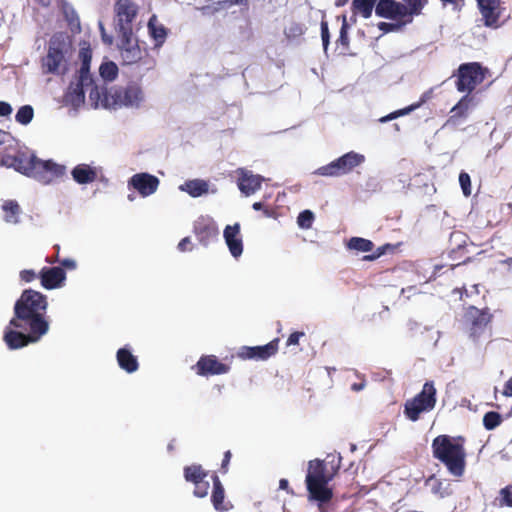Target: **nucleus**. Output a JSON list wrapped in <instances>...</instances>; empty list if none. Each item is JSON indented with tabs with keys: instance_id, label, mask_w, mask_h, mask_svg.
Instances as JSON below:
<instances>
[{
	"instance_id": "41",
	"label": "nucleus",
	"mask_w": 512,
	"mask_h": 512,
	"mask_svg": "<svg viewBox=\"0 0 512 512\" xmlns=\"http://www.w3.org/2000/svg\"><path fill=\"white\" fill-rule=\"evenodd\" d=\"M314 221V214L310 210H304L299 213L297 217V224L302 229H309L312 227Z\"/></svg>"
},
{
	"instance_id": "47",
	"label": "nucleus",
	"mask_w": 512,
	"mask_h": 512,
	"mask_svg": "<svg viewBox=\"0 0 512 512\" xmlns=\"http://www.w3.org/2000/svg\"><path fill=\"white\" fill-rule=\"evenodd\" d=\"M406 22H402V23H388V22H379L377 24V27L379 28V30H381L383 33H389V32H393V31H396L398 30L403 24H405Z\"/></svg>"
},
{
	"instance_id": "50",
	"label": "nucleus",
	"mask_w": 512,
	"mask_h": 512,
	"mask_svg": "<svg viewBox=\"0 0 512 512\" xmlns=\"http://www.w3.org/2000/svg\"><path fill=\"white\" fill-rule=\"evenodd\" d=\"M304 335H305V333L302 331H296V332L291 333L286 341V345L287 346L298 345L300 338L303 337Z\"/></svg>"
},
{
	"instance_id": "54",
	"label": "nucleus",
	"mask_w": 512,
	"mask_h": 512,
	"mask_svg": "<svg viewBox=\"0 0 512 512\" xmlns=\"http://www.w3.org/2000/svg\"><path fill=\"white\" fill-rule=\"evenodd\" d=\"M302 34H303V28H302V26L300 24L294 23L289 28V35L300 36Z\"/></svg>"
},
{
	"instance_id": "55",
	"label": "nucleus",
	"mask_w": 512,
	"mask_h": 512,
	"mask_svg": "<svg viewBox=\"0 0 512 512\" xmlns=\"http://www.w3.org/2000/svg\"><path fill=\"white\" fill-rule=\"evenodd\" d=\"M61 266L67 269H75L76 268V262L73 259L66 258L61 260L60 262Z\"/></svg>"
},
{
	"instance_id": "36",
	"label": "nucleus",
	"mask_w": 512,
	"mask_h": 512,
	"mask_svg": "<svg viewBox=\"0 0 512 512\" xmlns=\"http://www.w3.org/2000/svg\"><path fill=\"white\" fill-rule=\"evenodd\" d=\"M34 117V109L30 105H24L21 106L16 115L15 120L21 125H27L29 124Z\"/></svg>"
},
{
	"instance_id": "42",
	"label": "nucleus",
	"mask_w": 512,
	"mask_h": 512,
	"mask_svg": "<svg viewBox=\"0 0 512 512\" xmlns=\"http://www.w3.org/2000/svg\"><path fill=\"white\" fill-rule=\"evenodd\" d=\"M459 184L461 186L464 196L469 197L472 193V188H471V178L467 172H465V171L460 172Z\"/></svg>"
},
{
	"instance_id": "38",
	"label": "nucleus",
	"mask_w": 512,
	"mask_h": 512,
	"mask_svg": "<svg viewBox=\"0 0 512 512\" xmlns=\"http://www.w3.org/2000/svg\"><path fill=\"white\" fill-rule=\"evenodd\" d=\"M502 422V416L495 411L485 413L483 417V426L486 430H493L498 427Z\"/></svg>"
},
{
	"instance_id": "51",
	"label": "nucleus",
	"mask_w": 512,
	"mask_h": 512,
	"mask_svg": "<svg viewBox=\"0 0 512 512\" xmlns=\"http://www.w3.org/2000/svg\"><path fill=\"white\" fill-rule=\"evenodd\" d=\"M231 457H232V454H231L230 450H228V451H226L224 453V457H223V460H222V463H221V472L223 474L228 472V466H229Z\"/></svg>"
},
{
	"instance_id": "15",
	"label": "nucleus",
	"mask_w": 512,
	"mask_h": 512,
	"mask_svg": "<svg viewBox=\"0 0 512 512\" xmlns=\"http://www.w3.org/2000/svg\"><path fill=\"white\" fill-rule=\"evenodd\" d=\"M375 13L386 19H402L410 16L408 7L395 0H379L375 6Z\"/></svg>"
},
{
	"instance_id": "21",
	"label": "nucleus",
	"mask_w": 512,
	"mask_h": 512,
	"mask_svg": "<svg viewBox=\"0 0 512 512\" xmlns=\"http://www.w3.org/2000/svg\"><path fill=\"white\" fill-rule=\"evenodd\" d=\"M39 279L42 287L47 290L56 289L62 286L66 279V272L62 267H43L39 272Z\"/></svg>"
},
{
	"instance_id": "61",
	"label": "nucleus",
	"mask_w": 512,
	"mask_h": 512,
	"mask_svg": "<svg viewBox=\"0 0 512 512\" xmlns=\"http://www.w3.org/2000/svg\"><path fill=\"white\" fill-rule=\"evenodd\" d=\"M289 486V482L287 479H281L279 481V488L282 489V490H286Z\"/></svg>"
},
{
	"instance_id": "46",
	"label": "nucleus",
	"mask_w": 512,
	"mask_h": 512,
	"mask_svg": "<svg viewBox=\"0 0 512 512\" xmlns=\"http://www.w3.org/2000/svg\"><path fill=\"white\" fill-rule=\"evenodd\" d=\"M347 28H348V26H347V23H346V19L344 17L343 18V24H342V27L340 29V35H339V37L337 39V43L341 44L344 48H347L348 44H349Z\"/></svg>"
},
{
	"instance_id": "37",
	"label": "nucleus",
	"mask_w": 512,
	"mask_h": 512,
	"mask_svg": "<svg viewBox=\"0 0 512 512\" xmlns=\"http://www.w3.org/2000/svg\"><path fill=\"white\" fill-rule=\"evenodd\" d=\"M99 73L104 80L112 81L118 75V67L114 62H104L99 68Z\"/></svg>"
},
{
	"instance_id": "6",
	"label": "nucleus",
	"mask_w": 512,
	"mask_h": 512,
	"mask_svg": "<svg viewBox=\"0 0 512 512\" xmlns=\"http://www.w3.org/2000/svg\"><path fill=\"white\" fill-rule=\"evenodd\" d=\"M364 161V155L350 151L332 162L317 168L313 174L324 177H339L350 173Z\"/></svg>"
},
{
	"instance_id": "49",
	"label": "nucleus",
	"mask_w": 512,
	"mask_h": 512,
	"mask_svg": "<svg viewBox=\"0 0 512 512\" xmlns=\"http://www.w3.org/2000/svg\"><path fill=\"white\" fill-rule=\"evenodd\" d=\"M99 31H100V34H101V39H102V42L108 46L112 45L113 44V36L109 35L107 32H106V29H105V26L102 22H99Z\"/></svg>"
},
{
	"instance_id": "9",
	"label": "nucleus",
	"mask_w": 512,
	"mask_h": 512,
	"mask_svg": "<svg viewBox=\"0 0 512 512\" xmlns=\"http://www.w3.org/2000/svg\"><path fill=\"white\" fill-rule=\"evenodd\" d=\"M493 315L488 308L478 309L475 306H469L465 313V321L468 326L469 338L477 342L485 333L488 325L491 323Z\"/></svg>"
},
{
	"instance_id": "57",
	"label": "nucleus",
	"mask_w": 512,
	"mask_h": 512,
	"mask_svg": "<svg viewBox=\"0 0 512 512\" xmlns=\"http://www.w3.org/2000/svg\"><path fill=\"white\" fill-rule=\"evenodd\" d=\"M384 253H385V246L379 247L377 249V253L376 254H374V255H367V256L364 257V259H366V260H374V259L380 257Z\"/></svg>"
},
{
	"instance_id": "14",
	"label": "nucleus",
	"mask_w": 512,
	"mask_h": 512,
	"mask_svg": "<svg viewBox=\"0 0 512 512\" xmlns=\"http://www.w3.org/2000/svg\"><path fill=\"white\" fill-rule=\"evenodd\" d=\"M477 6L486 27L497 29L501 26L499 19L504 8L501 0H476Z\"/></svg>"
},
{
	"instance_id": "35",
	"label": "nucleus",
	"mask_w": 512,
	"mask_h": 512,
	"mask_svg": "<svg viewBox=\"0 0 512 512\" xmlns=\"http://www.w3.org/2000/svg\"><path fill=\"white\" fill-rule=\"evenodd\" d=\"M426 484L430 486L431 492L435 495H438L441 498L448 496L450 493L448 491V484L445 485V482L435 476H431Z\"/></svg>"
},
{
	"instance_id": "22",
	"label": "nucleus",
	"mask_w": 512,
	"mask_h": 512,
	"mask_svg": "<svg viewBox=\"0 0 512 512\" xmlns=\"http://www.w3.org/2000/svg\"><path fill=\"white\" fill-rule=\"evenodd\" d=\"M238 188L246 196L254 194L261 188L264 178L261 175L253 174L244 168L238 169Z\"/></svg>"
},
{
	"instance_id": "28",
	"label": "nucleus",
	"mask_w": 512,
	"mask_h": 512,
	"mask_svg": "<svg viewBox=\"0 0 512 512\" xmlns=\"http://www.w3.org/2000/svg\"><path fill=\"white\" fill-rule=\"evenodd\" d=\"M4 212V221L9 224H18L19 216L22 212L20 205L16 200H6L2 204Z\"/></svg>"
},
{
	"instance_id": "64",
	"label": "nucleus",
	"mask_w": 512,
	"mask_h": 512,
	"mask_svg": "<svg viewBox=\"0 0 512 512\" xmlns=\"http://www.w3.org/2000/svg\"><path fill=\"white\" fill-rule=\"evenodd\" d=\"M504 264L507 265L510 269H512V257H509L506 260H504Z\"/></svg>"
},
{
	"instance_id": "26",
	"label": "nucleus",
	"mask_w": 512,
	"mask_h": 512,
	"mask_svg": "<svg viewBox=\"0 0 512 512\" xmlns=\"http://www.w3.org/2000/svg\"><path fill=\"white\" fill-rule=\"evenodd\" d=\"M71 175L78 184H89L97 179V171L88 164H78L71 171Z\"/></svg>"
},
{
	"instance_id": "25",
	"label": "nucleus",
	"mask_w": 512,
	"mask_h": 512,
	"mask_svg": "<svg viewBox=\"0 0 512 512\" xmlns=\"http://www.w3.org/2000/svg\"><path fill=\"white\" fill-rule=\"evenodd\" d=\"M65 61L64 53L59 45L51 43L48 48L46 57L44 58L43 65L50 73H58L60 67Z\"/></svg>"
},
{
	"instance_id": "31",
	"label": "nucleus",
	"mask_w": 512,
	"mask_h": 512,
	"mask_svg": "<svg viewBox=\"0 0 512 512\" xmlns=\"http://www.w3.org/2000/svg\"><path fill=\"white\" fill-rule=\"evenodd\" d=\"M78 58L81 62L80 69L78 70L77 74L82 75V77L85 78V76L92 77L90 73V63L92 59V50L88 43H84L83 46H81L78 54Z\"/></svg>"
},
{
	"instance_id": "1",
	"label": "nucleus",
	"mask_w": 512,
	"mask_h": 512,
	"mask_svg": "<svg viewBox=\"0 0 512 512\" xmlns=\"http://www.w3.org/2000/svg\"><path fill=\"white\" fill-rule=\"evenodd\" d=\"M46 295L25 289L14 304V315L4 329L3 341L10 350L38 342L49 331Z\"/></svg>"
},
{
	"instance_id": "48",
	"label": "nucleus",
	"mask_w": 512,
	"mask_h": 512,
	"mask_svg": "<svg viewBox=\"0 0 512 512\" xmlns=\"http://www.w3.org/2000/svg\"><path fill=\"white\" fill-rule=\"evenodd\" d=\"M19 277L21 281L25 283H30L34 281L37 277L39 278V274H37L33 269H24L20 271Z\"/></svg>"
},
{
	"instance_id": "12",
	"label": "nucleus",
	"mask_w": 512,
	"mask_h": 512,
	"mask_svg": "<svg viewBox=\"0 0 512 512\" xmlns=\"http://www.w3.org/2000/svg\"><path fill=\"white\" fill-rule=\"evenodd\" d=\"M474 106V96L465 94L451 108L449 117L444 123V127L456 128L469 117L470 109Z\"/></svg>"
},
{
	"instance_id": "32",
	"label": "nucleus",
	"mask_w": 512,
	"mask_h": 512,
	"mask_svg": "<svg viewBox=\"0 0 512 512\" xmlns=\"http://www.w3.org/2000/svg\"><path fill=\"white\" fill-rule=\"evenodd\" d=\"M377 0H353L351 9L352 12L360 14L363 18L368 19L371 17L373 8Z\"/></svg>"
},
{
	"instance_id": "24",
	"label": "nucleus",
	"mask_w": 512,
	"mask_h": 512,
	"mask_svg": "<svg viewBox=\"0 0 512 512\" xmlns=\"http://www.w3.org/2000/svg\"><path fill=\"white\" fill-rule=\"evenodd\" d=\"M213 489L211 494V502L218 512H226L233 506L227 501L225 502V490L217 474L212 475Z\"/></svg>"
},
{
	"instance_id": "33",
	"label": "nucleus",
	"mask_w": 512,
	"mask_h": 512,
	"mask_svg": "<svg viewBox=\"0 0 512 512\" xmlns=\"http://www.w3.org/2000/svg\"><path fill=\"white\" fill-rule=\"evenodd\" d=\"M347 248L358 252H370L374 248V243L362 237H352L347 243Z\"/></svg>"
},
{
	"instance_id": "40",
	"label": "nucleus",
	"mask_w": 512,
	"mask_h": 512,
	"mask_svg": "<svg viewBox=\"0 0 512 512\" xmlns=\"http://www.w3.org/2000/svg\"><path fill=\"white\" fill-rule=\"evenodd\" d=\"M500 507L512 508V485H507L499 491L497 498Z\"/></svg>"
},
{
	"instance_id": "20",
	"label": "nucleus",
	"mask_w": 512,
	"mask_h": 512,
	"mask_svg": "<svg viewBox=\"0 0 512 512\" xmlns=\"http://www.w3.org/2000/svg\"><path fill=\"white\" fill-rule=\"evenodd\" d=\"M121 56L126 64H133L142 58V50L132 35H118Z\"/></svg>"
},
{
	"instance_id": "63",
	"label": "nucleus",
	"mask_w": 512,
	"mask_h": 512,
	"mask_svg": "<svg viewBox=\"0 0 512 512\" xmlns=\"http://www.w3.org/2000/svg\"><path fill=\"white\" fill-rule=\"evenodd\" d=\"M252 208L254 210H262L264 208V205L261 203V202H255L253 205H252Z\"/></svg>"
},
{
	"instance_id": "17",
	"label": "nucleus",
	"mask_w": 512,
	"mask_h": 512,
	"mask_svg": "<svg viewBox=\"0 0 512 512\" xmlns=\"http://www.w3.org/2000/svg\"><path fill=\"white\" fill-rule=\"evenodd\" d=\"M113 98L115 103L119 105L139 106L144 96L141 87L132 83L126 87L115 90Z\"/></svg>"
},
{
	"instance_id": "58",
	"label": "nucleus",
	"mask_w": 512,
	"mask_h": 512,
	"mask_svg": "<svg viewBox=\"0 0 512 512\" xmlns=\"http://www.w3.org/2000/svg\"><path fill=\"white\" fill-rule=\"evenodd\" d=\"M46 262L49 263V264H54V263H60L61 260L59 259V255L58 253H56L55 255H53V257H47L46 258Z\"/></svg>"
},
{
	"instance_id": "43",
	"label": "nucleus",
	"mask_w": 512,
	"mask_h": 512,
	"mask_svg": "<svg viewBox=\"0 0 512 512\" xmlns=\"http://www.w3.org/2000/svg\"><path fill=\"white\" fill-rule=\"evenodd\" d=\"M408 4L409 15H418L427 4L428 0H404Z\"/></svg>"
},
{
	"instance_id": "7",
	"label": "nucleus",
	"mask_w": 512,
	"mask_h": 512,
	"mask_svg": "<svg viewBox=\"0 0 512 512\" xmlns=\"http://www.w3.org/2000/svg\"><path fill=\"white\" fill-rule=\"evenodd\" d=\"M114 27L118 35H132L139 7L133 0H117L114 4Z\"/></svg>"
},
{
	"instance_id": "59",
	"label": "nucleus",
	"mask_w": 512,
	"mask_h": 512,
	"mask_svg": "<svg viewBox=\"0 0 512 512\" xmlns=\"http://www.w3.org/2000/svg\"><path fill=\"white\" fill-rule=\"evenodd\" d=\"M41 7L47 8L49 7L54 0H34Z\"/></svg>"
},
{
	"instance_id": "62",
	"label": "nucleus",
	"mask_w": 512,
	"mask_h": 512,
	"mask_svg": "<svg viewBox=\"0 0 512 512\" xmlns=\"http://www.w3.org/2000/svg\"><path fill=\"white\" fill-rule=\"evenodd\" d=\"M262 211H263V214H264L266 217H271V216H272V214H273V210H272V209H270V208H268V207H264V208L262 209Z\"/></svg>"
},
{
	"instance_id": "45",
	"label": "nucleus",
	"mask_w": 512,
	"mask_h": 512,
	"mask_svg": "<svg viewBox=\"0 0 512 512\" xmlns=\"http://www.w3.org/2000/svg\"><path fill=\"white\" fill-rule=\"evenodd\" d=\"M320 28H321V38H322L323 48H324V50H327L328 45L330 43V33H329V28H328V22L326 20L322 19L321 23H320Z\"/></svg>"
},
{
	"instance_id": "23",
	"label": "nucleus",
	"mask_w": 512,
	"mask_h": 512,
	"mask_svg": "<svg viewBox=\"0 0 512 512\" xmlns=\"http://www.w3.org/2000/svg\"><path fill=\"white\" fill-rule=\"evenodd\" d=\"M240 224L227 225L223 231L225 243L229 252L234 258H238L243 253V241L240 235Z\"/></svg>"
},
{
	"instance_id": "44",
	"label": "nucleus",
	"mask_w": 512,
	"mask_h": 512,
	"mask_svg": "<svg viewBox=\"0 0 512 512\" xmlns=\"http://www.w3.org/2000/svg\"><path fill=\"white\" fill-rule=\"evenodd\" d=\"M194 486L195 487H194L193 494L195 497L204 498L208 495L210 484L205 479L202 480L200 483H195Z\"/></svg>"
},
{
	"instance_id": "34",
	"label": "nucleus",
	"mask_w": 512,
	"mask_h": 512,
	"mask_svg": "<svg viewBox=\"0 0 512 512\" xmlns=\"http://www.w3.org/2000/svg\"><path fill=\"white\" fill-rule=\"evenodd\" d=\"M154 20H155V16H153L148 22L149 32H150L152 38L155 40L156 44L161 45L164 43V41L166 39L167 31L163 25H159V26L156 25Z\"/></svg>"
},
{
	"instance_id": "10",
	"label": "nucleus",
	"mask_w": 512,
	"mask_h": 512,
	"mask_svg": "<svg viewBox=\"0 0 512 512\" xmlns=\"http://www.w3.org/2000/svg\"><path fill=\"white\" fill-rule=\"evenodd\" d=\"M279 338H275L262 346H242L237 356L242 360L265 361L278 352Z\"/></svg>"
},
{
	"instance_id": "30",
	"label": "nucleus",
	"mask_w": 512,
	"mask_h": 512,
	"mask_svg": "<svg viewBox=\"0 0 512 512\" xmlns=\"http://www.w3.org/2000/svg\"><path fill=\"white\" fill-rule=\"evenodd\" d=\"M181 189L187 192L192 197H199L206 194L209 190V185L205 180L194 179L186 181Z\"/></svg>"
},
{
	"instance_id": "19",
	"label": "nucleus",
	"mask_w": 512,
	"mask_h": 512,
	"mask_svg": "<svg viewBox=\"0 0 512 512\" xmlns=\"http://www.w3.org/2000/svg\"><path fill=\"white\" fill-rule=\"evenodd\" d=\"M330 481H307V490L312 500L318 502L321 512H326L325 505L330 502L333 497L332 489L327 485Z\"/></svg>"
},
{
	"instance_id": "60",
	"label": "nucleus",
	"mask_w": 512,
	"mask_h": 512,
	"mask_svg": "<svg viewBox=\"0 0 512 512\" xmlns=\"http://www.w3.org/2000/svg\"><path fill=\"white\" fill-rule=\"evenodd\" d=\"M444 4H447V3H450L452 5H454L455 7H458L461 5V3L463 2V0H441Z\"/></svg>"
},
{
	"instance_id": "52",
	"label": "nucleus",
	"mask_w": 512,
	"mask_h": 512,
	"mask_svg": "<svg viewBox=\"0 0 512 512\" xmlns=\"http://www.w3.org/2000/svg\"><path fill=\"white\" fill-rule=\"evenodd\" d=\"M178 250L181 252H185L187 250H192V244L190 237H184L179 243H178Z\"/></svg>"
},
{
	"instance_id": "13",
	"label": "nucleus",
	"mask_w": 512,
	"mask_h": 512,
	"mask_svg": "<svg viewBox=\"0 0 512 512\" xmlns=\"http://www.w3.org/2000/svg\"><path fill=\"white\" fill-rule=\"evenodd\" d=\"M192 369L199 376L222 375L230 371L228 364L222 363L215 355H202Z\"/></svg>"
},
{
	"instance_id": "3",
	"label": "nucleus",
	"mask_w": 512,
	"mask_h": 512,
	"mask_svg": "<svg viewBox=\"0 0 512 512\" xmlns=\"http://www.w3.org/2000/svg\"><path fill=\"white\" fill-rule=\"evenodd\" d=\"M466 439L463 436L441 434L432 440L433 457L441 462L454 477L460 478L466 469Z\"/></svg>"
},
{
	"instance_id": "56",
	"label": "nucleus",
	"mask_w": 512,
	"mask_h": 512,
	"mask_svg": "<svg viewBox=\"0 0 512 512\" xmlns=\"http://www.w3.org/2000/svg\"><path fill=\"white\" fill-rule=\"evenodd\" d=\"M503 395L506 396V397H511L512 396V376L510 377V379L505 383L504 385V389H503Z\"/></svg>"
},
{
	"instance_id": "4",
	"label": "nucleus",
	"mask_w": 512,
	"mask_h": 512,
	"mask_svg": "<svg viewBox=\"0 0 512 512\" xmlns=\"http://www.w3.org/2000/svg\"><path fill=\"white\" fill-rule=\"evenodd\" d=\"M437 402V390L432 381L424 383L422 390L404 404V415L412 422L420 419L422 413L432 411Z\"/></svg>"
},
{
	"instance_id": "11",
	"label": "nucleus",
	"mask_w": 512,
	"mask_h": 512,
	"mask_svg": "<svg viewBox=\"0 0 512 512\" xmlns=\"http://www.w3.org/2000/svg\"><path fill=\"white\" fill-rule=\"evenodd\" d=\"M193 232L199 243L205 247L216 241L219 229L216 222L210 217H199L193 225Z\"/></svg>"
},
{
	"instance_id": "2",
	"label": "nucleus",
	"mask_w": 512,
	"mask_h": 512,
	"mask_svg": "<svg viewBox=\"0 0 512 512\" xmlns=\"http://www.w3.org/2000/svg\"><path fill=\"white\" fill-rule=\"evenodd\" d=\"M0 165L13 168L17 172L31 177L43 184L63 177L66 168L52 160H41L28 150H18L15 154H7L1 157Z\"/></svg>"
},
{
	"instance_id": "27",
	"label": "nucleus",
	"mask_w": 512,
	"mask_h": 512,
	"mask_svg": "<svg viewBox=\"0 0 512 512\" xmlns=\"http://www.w3.org/2000/svg\"><path fill=\"white\" fill-rule=\"evenodd\" d=\"M116 357L120 368L125 370L127 373H133L138 370V360L129 349L120 348L117 351Z\"/></svg>"
},
{
	"instance_id": "53",
	"label": "nucleus",
	"mask_w": 512,
	"mask_h": 512,
	"mask_svg": "<svg viewBox=\"0 0 512 512\" xmlns=\"http://www.w3.org/2000/svg\"><path fill=\"white\" fill-rule=\"evenodd\" d=\"M11 113V105L8 102L0 101V116H9Z\"/></svg>"
},
{
	"instance_id": "16",
	"label": "nucleus",
	"mask_w": 512,
	"mask_h": 512,
	"mask_svg": "<svg viewBox=\"0 0 512 512\" xmlns=\"http://www.w3.org/2000/svg\"><path fill=\"white\" fill-rule=\"evenodd\" d=\"M129 186L133 187L142 197L154 194L160 184L159 179L149 173H137L133 175L129 182Z\"/></svg>"
},
{
	"instance_id": "29",
	"label": "nucleus",
	"mask_w": 512,
	"mask_h": 512,
	"mask_svg": "<svg viewBox=\"0 0 512 512\" xmlns=\"http://www.w3.org/2000/svg\"><path fill=\"white\" fill-rule=\"evenodd\" d=\"M183 475L187 482L195 484L204 480L208 476V471L200 464H192L184 467Z\"/></svg>"
},
{
	"instance_id": "39",
	"label": "nucleus",
	"mask_w": 512,
	"mask_h": 512,
	"mask_svg": "<svg viewBox=\"0 0 512 512\" xmlns=\"http://www.w3.org/2000/svg\"><path fill=\"white\" fill-rule=\"evenodd\" d=\"M424 99H421L419 102L417 103H414L406 108H403V109H400V110H397V111H394L392 113H390L389 115L387 116H384L380 119V122H387V121H390V120H393L399 116H403V115H406V114H409L410 112L414 111L415 109L419 108L423 103H424Z\"/></svg>"
},
{
	"instance_id": "8",
	"label": "nucleus",
	"mask_w": 512,
	"mask_h": 512,
	"mask_svg": "<svg viewBox=\"0 0 512 512\" xmlns=\"http://www.w3.org/2000/svg\"><path fill=\"white\" fill-rule=\"evenodd\" d=\"M89 91L91 99L98 98V87L94 83L93 77L77 74L75 80L72 81L64 95L65 102L73 107H79L85 101V92Z\"/></svg>"
},
{
	"instance_id": "18",
	"label": "nucleus",
	"mask_w": 512,
	"mask_h": 512,
	"mask_svg": "<svg viewBox=\"0 0 512 512\" xmlns=\"http://www.w3.org/2000/svg\"><path fill=\"white\" fill-rule=\"evenodd\" d=\"M339 464L331 465V469L327 468V464L319 459L309 462L308 472L306 475L307 481H331L337 474Z\"/></svg>"
},
{
	"instance_id": "5",
	"label": "nucleus",
	"mask_w": 512,
	"mask_h": 512,
	"mask_svg": "<svg viewBox=\"0 0 512 512\" xmlns=\"http://www.w3.org/2000/svg\"><path fill=\"white\" fill-rule=\"evenodd\" d=\"M489 70L479 62H468L459 65L454 74L455 87L458 92L471 95L476 87L483 83Z\"/></svg>"
}]
</instances>
